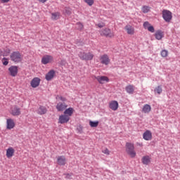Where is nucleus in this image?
Wrapping results in <instances>:
<instances>
[{"label":"nucleus","mask_w":180,"mask_h":180,"mask_svg":"<svg viewBox=\"0 0 180 180\" xmlns=\"http://www.w3.org/2000/svg\"><path fill=\"white\" fill-rule=\"evenodd\" d=\"M77 29L78 30H82L84 29V25L81 22H77Z\"/></svg>","instance_id":"34"},{"label":"nucleus","mask_w":180,"mask_h":180,"mask_svg":"<svg viewBox=\"0 0 180 180\" xmlns=\"http://www.w3.org/2000/svg\"><path fill=\"white\" fill-rule=\"evenodd\" d=\"M162 18L165 22H171L172 20V13L168 10H163Z\"/></svg>","instance_id":"5"},{"label":"nucleus","mask_w":180,"mask_h":180,"mask_svg":"<svg viewBox=\"0 0 180 180\" xmlns=\"http://www.w3.org/2000/svg\"><path fill=\"white\" fill-rule=\"evenodd\" d=\"M1 4H8L11 0H0Z\"/></svg>","instance_id":"39"},{"label":"nucleus","mask_w":180,"mask_h":180,"mask_svg":"<svg viewBox=\"0 0 180 180\" xmlns=\"http://www.w3.org/2000/svg\"><path fill=\"white\" fill-rule=\"evenodd\" d=\"M89 125L91 127H98V126L99 125V121H89Z\"/></svg>","instance_id":"29"},{"label":"nucleus","mask_w":180,"mask_h":180,"mask_svg":"<svg viewBox=\"0 0 180 180\" xmlns=\"http://www.w3.org/2000/svg\"><path fill=\"white\" fill-rule=\"evenodd\" d=\"M143 140H146V141H150L153 140V133L150 130H146L143 134Z\"/></svg>","instance_id":"10"},{"label":"nucleus","mask_w":180,"mask_h":180,"mask_svg":"<svg viewBox=\"0 0 180 180\" xmlns=\"http://www.w3.org/2000/svg\"><path fill=\"white\" fill-rule=\"evenodd\" d=\"M100 34L101 36H105V37H110V39L115 37V33L112 32L109 28H104L101 30L100 31Z\"/></svg>","instance_id":"4"},{"label":"nucleus","mask_w":180,"mask_h":180,"mask_svg":"<svg viewBox=\"0 0 180 180\" xmlns=\"http://www.w3.org/2000/svg\"><path fill=\"white\" fill-rule=\"evenodd\" d=\"M79 57L80 60H84L85 61L94 60V55L91 52L85 53L84 51H81L79 53Z\"/></svg>","instance_id":"3"},{"label":"nucleus","mask_w":180,"mask_h":180,"mask_svg":"<svg viewBox=\"0 0 180 180\" xmlns=\"http://www.w3.org/2000/svg\"><path fill=\"white\" fill-rule=\"evenodd\" d=\"M52 19L53 20H57L60 19V13H53L52 14Z\"/></svg>","instance_id":"28"},{"label":"nucleus","mask_w":180,"mask_h":180,"mask_svg":"<svg viewBox=\"0 0 180 180\" xmlns=\"http://www.w3.org/2000/svg\"><path fill=\"white\" fill-rule=\"evenodd\" d=\"M60 101H65V98H64V97H60Z\"/></svg>","instance_id":"43"},{"label":"nucleus","mask_w":180,"mask_h":180,"mask_svg":"<svg viewBox=\"0 0 180 180\" xmlns=\"http://www.w3.org/2000/svg\"><path fill=\"white\" fill-rule=\"evenodd\" d=\"M54 75H56V72L53 70H50L46 75V81H51L53 79V78H54Z\"/></svg>","instance_id":"20"},{"label":"nucleus","mask_w":180,"mask_h":180,"mask_svg":"<svg viewBox=\"0 0 180 180\" xmlns=\"http://www.w3.org/2000/svg\"><path fill=\"white\" fill-rule=\"evenodd\" d=\"M71 176H72V174H66V178H68V179H71Z\"/></svg>","instance_id":"40"},{"label":"nucleus","mask_w":180,"mask_h":180,"mask_svg":"<svg viewBox=\"0 0 180 180\" xmlns=\"http://www.w3.org/2000/svg\"><path fill=\"white\" fill-rule=\"evenodd\" d=\"M98 27L101 28L103 27V25H101V24H98Z\"/></svg>","instance_id":"44"},{"label":"nucleus","mask_w":180,"mask_h":180,"mask_svg":"<svg viewBox=\"0 0 180 180\" xmlns=\"http://www.w3.org/2000/svg\"><path fill=\"white\" fill-rule=\"evenodd\" d=\"M124 30H126L127 34H130L131 36H133L134 34V27L130 25H127L124 27Z\"/></svg>","instance_id":"16"},{"label":"nucleus","mask_w":180,"mask_h":180,"mask_svg":"<svg viewBox=\"0 0 180 180\" xmlns=\"http://www.w3.org/2000/svg\"><path fill=\"white\" fill-rule=\"evenodd\" d=\"M84 1L89 5V6H92L94 4V0H84Z\"/></svg>","instance_id":"33"},{"label":"nucleus","mask_w":180,"mask_h":180,"mask_svg":"<svg viewBox=\"0 0 180 180\" xmlns=\"http://www.w3.org/2000/svg\"><path fill=\"white\" fill-rule=\"evenodd\" d=\"M141 161L143 165H149L151 163V158L148 155L143 156Z\"/></svg>","instance_id":"21"},{"label":"nucleus","mask_w":180,"mask_h":180,"mask_svg":"<svg viewBox=\"0 0 180 180\" xmlns=\"http://www.w3.org/2000/svg\"><path fill=\"white\" fill-rule=\"evenodd\" d=\"M103 154H105V155H110V150L108 148H104L102 149Z\"/></svg>","instance_id":"31"},{"label":"nucleus","mask_w":180,"mask_h":180,"mask_svg":"<svg viewBox=\"0 0 180 180\" xmlns=\"http://www.w3.org/2000/svg\"><path fill=\"white\" fill-rule=\"evenodd\" d=\"M160 54H161V56L163 58L168 57V51L162 50Z\"/></svg>","instance_id":"32"},{"label":"nucleus","mask_w":180,"mask_h":180,"mask_svg":"<svg viewBox=\"0 0 180 180\" xmlns=\"http://www.w3.org/2000/svg\"><path fill=\"white\" fill-rule=\"evenodd\" d=\"M125 148H126V153L131 157V158H134L136 157V150H134V144L127 142L125 145Z\"/></svg>","instance_id":"2"},{"label":"nucleus","mask_w":180,"mask_h":180,"mask_svg":"<svg viewBox=\"0 0 180 180\" xmlns=\"http://www.w3.org/2000/svg\"><path fill=\"white\" fill-rule=\"evenodd\" d=\"M125 90L127 91V94H134V86L129 84L125 87Z\"/></svg>","instance_id":"25"},{"label":"nucleus","mask_w":180,"mask_h":180,"mask_svg":"<svg viewBox=\"0 0 180 180\" xmlns=\"http://www.w3.org/2000/svg\"><path fill=\"white\" fill-rule=\"evenodd\" d=\"M109 108L112 110H117L119 109V103L116 101H112L109 103Z\"/></svg>","instance_id":"15"},{"label":"nucleus","mask_w":180,"mask_h":180,"mask_svg":"<svg viewBox=\"0 0 180 180\" xmlns=\"http://www.w3.org/2000/svg\"><path fill=\"white\" fill-rule=\"evenodd\" d=\"M151 112V105L145 104L142 108V113L148 114Z\"/></svg>","instance_id":"22"},{"label":"nucleus","mask_w":180,"mask_h":180,"mask_svg":"<svg viewBox=\"0 0 180 180\" xmlns=\"http://www.w3.org/2000/svg\"><path fill=\"white\" fill-rule=\"evenodd\" d=\"M155 37L157 40H161V39L164 37V32L161 30L156 31V32L155 33Z\"/></svg>","instance_id":"24"},{"label":"nucleus","mask_w":180,"mask_h":180,"mask_svg":"<svg viewBox=\"0 0 180 180\" xmlns=\"http://www.w3.org/2000/svg\"><path fill=\"white\" fill-rule=\"evenodd\" d=\"M79 133H82V129H78Z\"/></svg>","instance_id":"45"},{"label":"nucleus","mask_w":180,"mask_h":180,"mask_svg":"<svg viewBox=\"0 0 180 180\" xmlns=\"http://www.w3.org/2000/svg\"><path fill=\"white\" fill-rule=\"evenodd\" d=\"M40 78L39 77H34L30 82V85L32 88H37L40 85Z\"/></svg>","instance_id":"11"},{"label":"nucleus","mask_w":180,"mask_h":180,"mask_svg":"<svg viewBox=\"0 0 180 180\" xmlns=\"http://www.w3.org/2000/svg\"><path fill=\"white\" fill-rule=\"evenodd\" d=\"M134 180H137V179H134Z\"/></svg>","instance_id":"46"},{"label":"nucleus","mask_w":180,"mask_h":180,"mask_svg":"<svg viewBox=\"0 0 180 180\" xmlns=\"http://www.w3.org/2000/svg\"><path fill=\"white\" fill-rule=\"evenodd\" d=\"M151 26V24H150V22H148V21H146L145 22H143V27L144 29H147L148 27H150Z\"/></svg>","instance_id":"35"},{"label":"nucleus","mask_w":180,"mask_h":180,"mask_svg":"<svg viewBox=\"0 0 180 180\" xmlns=\"http://www.w3.org/2000/svg\"><path fill=\"white\" fill-rule=\"evenodd\" d=\"M100 63L103 65H109L110 64V58L108 54H103L100 56Z\"/></svg>","instance_id":"6"},{"label":"nucleus","mask_w":180,"mask_h":180,"mask_svg":"<svg viewBox=\"0 0 180 180\" xmlns=\"http://www.w3.org/2000/svg\"><path fill=\"white\" fill-rule=\"evenodd\" d=\"M147 30H148V32H150V33H154V32H155V30L154 29V27L153 25L148 27Z\"/></svg>","instance_id":"37"},{"label":"nucleus","mask_w":180,"mask_h":180,"mask_svg":"<svg viewBox=\"0 0 180 180\" xmlns=\"http://www.w3.org/2000/svg\"><path fill=\"white\" fill-rule=\"evenodd\" d=\"M67 108H68V105L65 103L60 102L56 105L58 112H63Z\"/></svg>","instance_id":"12"},{"label":"nucleus","mask_w":180,"mask_h":180,"mask_svg":"<svg viewBox=\"0 0 180 180\" xmlns=\"http://www.w3.org/2000/svg\"><path fill=\"white\" fill-rule=\"evenodd\" d=\"M15 126V121L13 119H7L6 120V129L8 130H12Z\"/></svg>","instance_id":"13"},{"label":"nucleus","mask_w":180,"mask_h":180,"mask_svg":"<svg viewBox=\"0 0 180 180\" xmlns=\"http://www.w3.org/2000/svg\"><path fill=\"white\" fill-rule=\"evenodd\" d=\"M154 92H155L158 95H161V94H162V87H161V86H158L157 87H155Z\"/></svg>","instance_id":"27"},{"label":"nucleus","mask_w":180,"mask_h":180,"mask_svg":"<svg viewBox=\"0 0 180 180\" xmlns=\"http://www.w3.org/2000/svg\"><path fill=\"white\" fill-rule=\"evenodd\" d=\"M8 71L11 77H16L18 75V66L10 67Z\"/></svg>","instance_id":"17"},{"label":"nucleus","mask_w":180,"mask_h":180,"mask_svg":"<svg viewBox=\"0 0 180 180\" xmlns=\"http://www.w3.org/2000/svg\"><path fill=\"white\" fill-rule=\"evenodd\" d=\"M6 155L7 158H12V157L15 155V149L13 147H9L6 150Z\"/></svg>","instance_id":"18"},{"label":"nucleus","mask_w":180,"mask_h":180,"mask_svg":"<svg viewBox=\"0 0 180 180\" xmlns=\"http://www.w3.org/2000/svg\"><path fill=\"white\" fill-rule=\"evenodd\" d=\"M3 65H8L9 64V61H8V58H4L2 59Z\"/></svg>","instance_id":"36"},{"label":"nucleus","mask_w":180,"mask_h":180,"mask_svg":"<svg viewBox=\"0 0 180 180\" xmlns=\"http://www.w3.org/2000/svg\"><path fill=\"white\" fill-rule=\"evenodd\" d=\"M10 60H11L13 63H15V64L22 63V61H23V55L19 51H13L10 55Z\"/></svg>","instance_id":"1"},{"label":"nucleus","mask_w":180,"mask_h":180,"mask_svg":"<svg viewBox=\"0 0 180 180\" xmlns=\"http://www.w3.org/2000/svg\"><path fill=\"white\" fill-rule=\"evenodd\" d=\"M74 112H75V110L72 108H66L64 111V115H66V116L71 117V116L74 115Z\"/></svg>","instance_id":"23"},{"label":"nucleus","mask_w":180,"mask_h":180,"mask_svg":"<svg viewBox=\"0 0 180 180\" xmlns=\"http://www.w3.org/2000/svg\"><path fill=\"white\" fill-rule=\"evenodd\" d=\"M70 122V117L65 114L60 115L58 118V123L60 124H65Z\"/></svg>","instance_id":"9"},{"label":"nucleus","mask_w":180,"mask_h":180,"mask_svg":"<svg viewBox=\"0 0 180 180\" xmlns=\"http://www.w3.org/2000/svg\"><path fill=\"white\" fill-rule=\"evenodd\" d=\"M96 79H97L99 84H104L105 82H108L109 81V78H108L106 76H98L96 77Z\"/></svg>","instance_id":"19"},{"label":"nucleus","mask_w":180,"mask_h":180,"mask_svg":"<svg viewBox=\"0 0 180 180\" xmlns=\"http://www.w3.org/2000/svg\"><path fill=\"white\" fill-rule=\"evenodd\" d=\"M48 0H39V2H41V4H44L45 2H47Z\"/></svg>","instance_id":"41"},{"label":"nucleus","mask_w":180,"mask_h":180,"mask_svg":"<svg viewBox=\"0 0 180 180\" xmlns=\"http://www.w3.org/2000/svg\"><path fill=\"white\" fill-rule=\"evenodd\" d=\"M9 54H11V49H6L4 51V56L6 57L7 56H9Z\"/></svg>","instance_id":"38"},{"label":"nucleus","mask_w":180,"mask_h":180,"mask_svg":"<svg viewBox=\"0 0 180 180\" xmlns=\"http://www.w3.org/2000/svg\"><path fill=\"white\" fill-rule=\"evenodd\" d=\"M57 163L58 165H65L67 164V159L65 156L61 155L57 157Z\"/></svg>","instance_id":"14"},{"label":"nucleus","mask_w":180,"mask_h":180,"mask_svg":"<svg viewBox=\"0 0 180 180\" xmlns=\"http://www.w3.org/2000/svg\"><path fill=\"white\" fill-rule=\"evenodd\" d=\"M10 113L12 116H20L22 112L20 111V108L14 105L11 108Z\"/></svg>","instance_id":"7"},{"label":"nucleus","mask_w":180,"mask_h":180,"mask_svg":"<svg viewBox=\"0 0 180 180\" xmlns=\"http://www.w3.org/2000/svg\"><path fill=\"white\" fill-rule=\"evenodd\" d=\"M137 146H139V147H143V143H137Z\"/></svg>","instance_id":"42"},{"label":"nucleus","mask_w":180,"mask_h":180,"mask_svg":"<svg viewBox=\"0 0 180 180\" xmlns=\"http://www.w3.org/2000/svg\"><path fill=\"white\" fill-rule=\"evenodd\" d=\"M53 60H54L53 56L50 55H45L41 58V63L46 65V64H50V63H53Z\"/></svg>","instance_id":"8"},{"label":"nucleus","mask_w":180,"mask_h":180,"mask_svg":"<svg viewBox=\"0 0 180 180\" xmlns=\"http://www.w3.org/2000/svg\"><path fill=\"white\" fill-rule=\"evenodd\" d=\"M150 6H143L141 8L142 12L143 13H148V12H150Z\"/></svg>","instance_id":"30"},{"label":"nucleus","mask_w":180,"mask_h":180,"mask_svg":"<svg viewBox=\"0 0 180 180\" xmlns=\"http://www.w3.org/2000/svg\"><path fill=\"white\" fill-rule=\"evenodd\" d=\"M38 115H46L47 113V108L44 106H40L37 110Z\"/></svg>","instance_id":"26"}]
</instances>
